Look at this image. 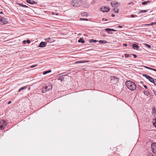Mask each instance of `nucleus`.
I'll list each match as a JSON object with an SVG mask.
<instances>
[{"instance_id": "38", "label": "nucleus", "mask_w": 156, "mask_h": 156, "mask_svg": "<svg viewBox=\"0 0 156 156\" xmlns=\"http://www.w3.org/2000/svg\"><path fill=\"white\" fill-rule=\"evenodd\" d=\"M145 67L146 68H147V69H151V68H150V67H147V66H145Z\"/></svg>"}, {"instance_id": "19", "label": "nucleus", "mask_w": 156, "mask_h": 156, "mask_svg": "<svg viewBox=\"0 0 156 156\" xmlns=\"http://www.w3.org/2000/svg\"><path fill=\"white\" fill-rule=\"evenodd\" d=\"M45 40L46 41L48 42L51 43L52 41L51 38L50 37H49L47 38H46L45 39Z\"/></svg>"}, {"instance_id": "22", "label": "nucleus", "mask_w": 156, "mask_h": 156, "mask_svg": "<svg viewBox=\"0 0 156 156\" xmlns=\"http://www.w3.org/2000/svg\"><path fill=\"white\" fill-rule=\"evenodd\" d=\"M98 41L100 43L106 44L107 43V41L105 40H100Z\"/></svg>"}, {"instance_id": "31", "label": "nucleus", "mask_w": 156, "mask_h": 156, "mask_svg": "<svg viewBox=\"0 0 156 156\" xmlns=\"http://www.w3.org/2000/svg\"><path fill=\"white\" fill-rule=\"evenodd\" d=\"M143 76H144L147 79L148 78V77H149L150 76H149L147 75L146 74H143Z\"/></svg>"}, {"instance_id": "11", "label": "nucleus", "mask_w": 156, "mask_h": 156, "mask_svg": "<svg viewBox=\"0 0 156 156\" xmlns=\"http://www.w3.org/2000/svg\"><path fill=\"white\" fill-rule=\"evenodd\" d=\"M133 48L134 49L138 50L139 48V47L136 44H133L132 45Z\"/></svg>"}, {"instance_id": "46", "label": "nucleus", "mask_w": 156, "mask_h": 156, "mask_svg": "<svg viewBox=\"0 0 156 156\" xmlns=\"http://www.w3.org/2000/svg\"><path fill=\"white\" fill-rule=\"evenodd\" d=\"M112 17H114L115 16V15L114 14H112Z\"/></svg>"}, {"instance_id": "15", "label": "nucleus", "mask_w": 156, "mask_h": 156, "mask_svg": "<svg viewBox=\"0 0 156 156\" xmlns=\"http://www.w3.org/2000/svg\"><path fill=\"white\" fill-rule=\"evenodd\" d=\"M118 4V3H116L114 2H112L111 3V5L112 7H115V6Z\"/></svg>"}, {"instance_id": "42", "label": "nucleus", "mask_w": 156, "mask_h": 156, "mask_svg": "<svg viewBox=\"0 0 156 156\" xmlns=\"http://www.w3.org/2000/svg\"><path fill=\"white\" fill-rule=\"evenodd\" d=\"M151 70L156 72V69H154L151 68Z\"/></svg>"}, {"instance_id": "48", "label": "nucleus", "mask_w": 156, "mask_h": 156, "mask_svg": "<svg viewBox=\"0 0 156 156\" xmlns=\"http://www.w3.org/2000/svg\"><path fill=\"white\" fill-rule=\"evenodd\" d=\"M154 94L156 96V92L154 91Z\"/></svg>"}, {"instance_id": "29", "label": "nucleus", "mask_w": 156, "mask_h": 156, "mask_svg": "<svg viewBox=\"0 0 156 156\" xmlns=\"http://www.w3.org/2000/svg\"><path fill=\"white\" fill-rule=\"evenodd\" d=\"M156 24V23H150V24H146V25H147V26H151V25H154V24Z\"/></svg>"}, {"instance_id": "6", "label": "nucleus", "mask_w": 156, "mask_h": 156, "mask_svg": "<svg viewBox=\"0 0 156 156\" xmlns=\"http://www.w3.org/2000/svg\"><path fill=\"white\" fill-rule=\"evenodd\" d=\"M151 149L153 153L156 154V143H153L151 145Z\"/></svg>"}, {"instance_id": "5", "label": "nucleus", "mask_w": 156, "mask_h": 156, "mask_svg": "<svg viewBox=\"0 0 156 156\" xmlns=\"http://www.w3.org/2000/svg\"><path fill=\"white\" fill-rule=\"evenodd\" d=\"M111 82L114 83H116L119 81V79L115 76H112L110 77Z\"/></svg>"}, {"instance_id": "53", "label": "nucleus", "mask_w": 156, "mask_h": 156, "mask_svg": "<svg viewBox=\"0 0 156 156\" xmlns=\"http://www.w3.org/2000/svg\"><path fill=\"white\" fill-rule=\"evenodd\" d=\"M104 20V18H103L102 19V20Z\"/></svg>"}, {"instance_id": "21", "label": "nucleus", "mask_w": 156, "mask_h": 156, "mask_svg": "<svg viewBox=\"0 0 156 156\" xmlns=\"http://www.w3.org/2000/svg\"><path fill=\"white\" fill-rule=\"evenodd\" d=\"M144 94L146 95L147 96H148L150 94L149 92L147 90L144 91Z\"/></svg>"}, {"instance_id": "27", "label": "nucleus", "mask_w": 156, "mask_h": 156, "mask_svg": "<svg viewBox=\"0 0 156 156\" xmlns=\"http://www.w3.org/2000/svg\"><path fill=\"white\" fill-rule=\"evenodd\" d=\"M81 15L83 16H87L88 15V13H87V12H82V13Z\"/></svg>"}, {"instance_id": "18", "label": "nucleus", "mask_w": 156, "mask_h": 156, "mask_svg": "<svg viewBox=\"0 0 156 156\" xmlns=\"http://www.w3.org/2000/svg\"><path fill=\"white\" fill-rule=\"evenodd\" d=\"M113 11L115 13H118L119 12V9L116 8H114L113 9Z\"/></svg>"}, {"instance_id": "25", "label": "nucleus", "mask_w": 156, "mask_h": 156, "mask_svg": "<svg viewBox=\"0 0 156 156\" xmlns=\"http://www.w3.org/2000/svg\"><path fill=\"white\" fill-rule=\"evenodd\" d=\"M96 0H92L91 2V4L92 5H94L95 3L96 2Z\"/></svg>"}, {"instance_id": "24", "label": "nucleus", "mask_w": 156, "mask_h": 156, "mask_svg": "<svg viewBox=\"0 0 156 156\" xmlns=\"http://www.w3.org/2000/svg\"><path fill=\"white\" fill-rule=\"evenodd\" d=\"M98 41L94 39H90L89 41V42L90 43L96 42Z\"/></svg>"}, {"instance_id": "40", "label": "nucleus", "mask_w": 156, "mask_h": 156, "mask_svg": "<svg viewBox=\"0 0 156 156\" xmlns=\"http://www.w3.org/2000/svg\"><path fill=\"white\" fill-rule=\"evenodd\" d=\"M111 31L115 32V31H116L117 30L112 29H111Z\"/></svg>"}, {"instance_id": "16", "label": "nucleus", "mask_w": 156, "mask_h": 156, "mask_svg": "<svg viewBox=\"0 0 156 156\" xmlns=\"http://www.w3.org/2000/svg\"><path fill=\"white\" fill-rule=\"evenodd\" d=\"M147 11H148V10H141L138 13V14L139 15H140V13L141 12H142V13L146 12H147Z\"/></svg>"}, {"instance_id": "14", "label": "nucleus", "mask_w": 156, "mask_h": 156, "mask_svg": "<svg viewBox=\"0 0 156 156\" xmlns=\"http://www.w3.org/2000/svg\"><path fill=\"white\" fill-rule=\"evenodd\" d=\"M89 62V61H78L76 62V63H83L87 62Z\"/></svg>"}, {"instance_id": "50", "label": "nucleus", "mask_w": 156, "mask_h": 156, "mask_svg": "<svg viewBox=\"0 0 156 156\" xmlns=\"http://www.w3.org/2000/svg\"><path fill=\"white\" fill-rule=\"evenodd\" d=\"M26 42V41L25 40L23 41V42L24 43H25Z\"/></svg>"}, {"instance_id": "2", "label": "nucleus", "mask_w": 156, "mask_h": 156, "mask_svg": "<svg viewBox=\"0 0 156 156\" xmlns=\"http://www.w3.org/2000/svg\"><path fill=\"white\" fill-rule=\"evenodd\" d=\"M71 4L73 6L77 7L80 5L81 2L80 0H73Z\"/></svg>"}, {"instance_id": "8", "label": "nucleus", "mask_w": 156, "mask_h": 156, "mask_svg": "<svg viewBox=\"0 0 156 156\" xmlns=\"http://www.w3.org/2000/svg\"><path fill=\"white\" fill-rule=\"evenodd\" d=\"M0 21L1 22L3 23L4 24H5L8 23L7 19L5 18H2L1 19Z\"/></svg>"}, {"instance_id": "1", "label": "nucleus", "mask_w": 156, "mask_h": 156, "mask_svg": "<svg viewBox=\"0 0 156 156\" xmlns=\"http://www.w3.org/2000/svg\"><path fill=\"white\" fill-rule=\"evenodd\" d=\"M125 84L127 88L131 91H134L136 88L135 84L130 80L126 81Z\"/></svg>"}, {"instance_id": "37", "label": "nucleus", "mask_w": 156, "mask_h": 156, "mask_svg": "<svg viewBox=\"0 0 156 156\" xmlns=\"http://www.w3.org/2000/svg\"><path fill=\"white\" fill-rule=\"evenodd\" d=\"M131 55H133L134 57V58H136L137 57V56L134 54H131Z\"/></svg>"}, {"instance_id": "10", "label": "nucleus", "mask_w": 156, "mask_h": 156, "mask_svg": "<svg viewBox=\"0 0 156 156\" xmlns=\"http://www.w3.org/2000/svg\"><path fill=\"white\" fill-rule=\"evenodd\" d=\"M46 44H47V43L46 42H42L40 43L39 47H41V48L44 47H45V45Z\"/></svg>"}, {"instance_id": "41", "label": "nucleus", "mask_w": 156, "mask_h": 156, "mask_svg": "<svg viewBox=\"0 0 156 156\" xmlns=\"http://www.w3.org/2000/svg\"><path fill=\"white\" fill-rule=\"evenodd\" d=\"M123 46L126 47L127 46V44H123Z\"/></svg>"}, {"instance_id": "30", "label": "nucleus", "mask_w": 156, "mask_h": 156, "mask_svg": "<svg viewBox=\"0 0 156 156\" xmlns=\"http://www.w3.org/2000/svg\"><path fill=\"white\" fill-rule=\"evenodd\" d=\"M145 46H146V47H147V48H151V46H150V45H149V44H145Z\"/></svg>"}, {"instance_id": "36", "label": "nucleus", "mask_w": 156, "mask_h": 156, "mask_svg": "<svg viewBox=\"0 0 156 156\" xmlns=\"http://www.w3.org/2000/svg\"><path fill=\"white\" fill-rule=\"evenodd\" d=\"M26 42L28 44H30V41L29 40H27Z\"/></svg>"}, {"instance_id": "13", "label": "nucleus", "mask_w": 156, "mask_h": 156, "mask_svg": "<svg viewBox=\"0 0 156 156\" xmlns=\"http://www.w3.org/2000/svg\"><path fill=\"white\" fill-rule=\"evenodd\" d=\"M147 79H148L152 83H154V79H153L152 77L149 76L148 77V78H147Z\"/></svg>"}, {"instance_id": "4", "label": "nucleus", "mask_w": 156, "mask_h": 156, "mask_svg": "<svg viewBox=\"0 0 156 156\" xmlns=\"http://www.w3.org/2000/svg\"><path fill=\"white\" fill-rule=\"evenodd\" d=\"M6 126V124L4 120H1L0 121V129H4Z\"/></svg>"}, {"instance_id": "3", "label": "nucleus", "mask_w": 156, "mask_h": 156, "mask_svg": "<svg viewBox=\"0 0 156 156\" xmlns=\"http://www.w3.org/2000/svg\"><path fill=\"white\" fill-rule=\"evenodd\" d=\"M52 88V85L51 84H48L45 87H43L42 92L45 93V90H51Z\"/></svg>"}, {"instance_id": "47", "label": "nucleus", "mask_w": 156, "mask_h": 156, "mask_svg": "<svg viewBox=\"0 0 156 156\" xmlns=\"http://www.w3.org/2000/svg\"><path fill=\"white\" fill-rule=\"evenodd\" d=\"M144 86L146 89L147 88V87L146 85H144Z\"/></svg>"}, {"instance_id": "45", "label": "nucleus", "mask_w": 156, "mask_h": 156, "mask_svg": "<svg viewBox=\"0 0 156 156\" xmlns=\"http://www.w3.org/2000/svg\"><path fill=\"white\" fill-rule=\"evenodd\" d=\"M11 103V101H9L8 102V104H10V103Z\"/></svg>"}, {"instance_id": "34", "label": "nucleus", "mask_w": 156, "mask_h": 156, "mask_svg": "<svg viewBox=\"0 0 156 156\" xmlns=\"http://www.w3.org/2000/svg\"><path fill=\"white\" fill-rule=\"evenodd\" d=\"M125 55L126 58H128L129 57V55L127 54H125Z\"/></svg>"}, {"instance_id": "43", "label": "nucleus", "mask_w": 156, "mask_h": 156, "mask_svg": "<svg viewBox=\"0 0 156 156\" xmlns=\"http://www.w3.org/2000/svg\"><path fill=\"white\" fill-rule=\"evenodd\" d=\"M131 16L132 17H133V18H134L135 17V15L133 14L131 15Z\"/></svg>"}, {"instance_id": "51", "label": "nucleus", "mask_w": 156, "mask_h": 156, "mask_svg": "<svg viewBox=\"0 0 156 156\" xmlns=\"http://www.w3.org/2000/svg\"><path fill=\"white\" fill-rule=\"evenodd\" d=\"M131 3V2L129 3L128 4V5H130V4Z\"/></svg>"}, {"instance_id": "35", "label": "nucleus", "mask_w": 156, "mask_h": 156, "mask_svg": "<svg viewBox=\"0 0 156 156\" xmlns=\"http://www.w3.org/2000/svg\"><path fill=\"white\" fill-rule=\"evenodd\" d=\"M80 20H87V21L88 20V19H86V18H80Z\"/></svg>"}, {"instance_id": "49", "label": "nucleus", "mask_w": 156, "mask_h": 156, "mask_svg": "<svg viewBox=\"0 0 156 156\" xmlns=\"http://www.w3.org/2000/svg\"><path fill=\"white\" fill-rule=\"evenodd\" d=\"M2 13H3V12H2H2H0V13L1 14H2Z\"/></svg>"}, {"instance_id": "26", "label": "nucleus", "mask_w": 156, "mask_h": 156, "mask_svg": "<svg viewBox=\"0 0 156 156\" xmlns=\"http://www.w3.org/2000/svg\"><path fill=\"white\" fill-rule=\"evenodd\" d=\"M150 2V1L148 0V1H145V2H142V4L143 5H145V4H147L148 3H149V2Z\"/></svg>"}, {"instance_id": "12", "label": "nucleus", "mask_w": 156, "mask_h": 156, "mask_svg": "<svg viewBox=\"0 0 156 156\" xmlns=\"http://www.w3.org/2000/svg\"><path fill=\"white\" fill-rule=\"evenodd\" d=\"M105 30L106 32H107L108 34H112V33H110L109 32V31H111V29L106 28V29H105Z\"/></svg>"}, {"instance_id": "52", "label": "nucleus", "mask_w": 156, "mask_h": 156, "mask_svg": "<svg viewBox=\"0 0 156 156\" xmlns=\"http://www.w3.org/2000/svg\"><path fill=\"white\" fill-rule=\"evenodd\" d=\"M108 20L107 19H106L105 20V21H107Z\"/></svg>"}, {"instance_id": "55", "label": "nucleus", "mask_w": 156, "mask_h": 156, "mask_svg": "<svg viewBox=\"0 0 156 156\" xmlns=\"http://www.w3.org/2000/svg\"><path fill=\"white\" fill-rule=\"evenodd\" d=\"M104 36H105V35H103Z\"/></svg>"}, {"instance_id": "9", "label": "nucleus", "mask_w": 156, "mask_h": 156, "mask_svg": "<svg viewBox=\"0 0 156 156\" xmlns=\"http://www.w3.org/2000/svg\"><path fill=\"white\" fill-rule=\"evenodd\" d=\"M27 2L28 3H29L32 5L34 4H36L37 3V2L33 1V0H27Z\"/></svg>"}, {"instance_id": "32", "label": "nucleus", "mask_w": 156, "mask_h": 156, "mask_svg": "<svg viewBox=\"0 0 156 156\" xmlns=\"http://www.w3.org/2000/svg\"><path fill=\"white\" fill-rule=\"evenodd\" d=\"M37 66V64L33 65H32L31 66H30V67L31 68H33L34 67H35Z\"/></svg>"}, {"instance_id": "39", "label": "nucleus", "mask_w": 156, "mask_h": 156, "mask_svg": "<svg viewBox=\"0 0 156 156\" xmlns=\"http://www.w3.org/2000/svg\"><path fill=\"white\" fill-rule=\"evenodd\" d=\"M154 82L153 83L155 85H156V79H154Z\"/></svg>"}, {"instance_id": "20", "label": "nucleus", "mask_w": 156, "mask_h": 156, "mask_svg": "<svg viewBox=\"0 0 156 156\" xmlns=\"http://www.w3.org/2000/svg\"><path fill=\"white\" fill-rule=\"evenodd\" d=\"M78 41L79 42H81L82 43H83L85 42V41L83 40V38H80Z\"/></svg>"}, {"instance_id": "44", "label": "nucleus", "mask_w": 156, "mask_h": 156, "mask_svg": "<svg viewBox=\"0 0 156 156\" xmlns=\"http://www.w3.org/2000/svg\"><path fill=\"white\" fill-rule=\"evenodd\" d=\"M118 27H119V28H121L122 27V26H120V25H119V26Z\"/></svg>"}, {"instance_id": "17", "label": "nucleus", "mask_w": 156, "mask_h": 156, "mask_svg": "<svg viewBox=\"0 0 156 156\" xmlns=\"http://www.w3.org/2000/svg\"><path fill=\"white\" fill-rule=\"evenodd\" d=\"M27 88V86H24L23 87H22L20 88L18 90V91L19 92H21L22 90L23 89H26Z\"/></svg>"}, {"instance_id": "7", "label": "nucleus", "mask_w": 156, "mask_h": 156, "mask_svg": "<svg viewBox=\"0 0 156 156\" xmlns=\"http://www.w3.org/2000/svg\"><path fill=\"white\" fill-rule=\"evenodd\" d=\"M101 11L103 12H108L110 10V8L108 7L103 6L101 8Z\"/></svg>"}, {"instance_id": "23", "label": "nucleus", "mask_w": 156, "mask_h": 156, "mask_svg": "<svg viewBox=\"0 0 156 156\" xmlns=\"http://www.w3.org/2000/svg\"><path fill=\"white\" fill-rule=\"evenodd\" d=\"M51 70H48V71H44V72H43V75L46 74H47L48 73H50L51 72Z\"/></svg>"}, {"instance_id": "28", "label": "nucleus", "mask_w": 156, "mask_h": 156, "mask_svg": "<svg viewBox=\"0 0 156 156\" xmlns=\"http://www.w3.org/2000/svg\"><path fill=\"white\" fill-rule=\"evenodd\" d=\"M19 5L20 6H21L23 7H26V8H28V7L25 5L22 4H20Z\"/></svg>"}, {"instance_id": "33", "label": "nucleus", "mask_w": 156, "mask_h": 156, "mask_svg": "<svg viewBox=\"0 0 156 156\" xmlns=\"http://www.w3.org/2000/svg\"><path fill=\"white\" fill-rule=\"evenodd\" d=\"M154 126L156 128V118L155 120V122L153 123Z\"/></svg>"}, {"instance_id": "54", "label": "nucleus", "mask_w": 156, "mask_h": 156, "mask_svg": "<svg viewBox=\"0 0 156 156\" xmlns=\"http://www.w3.org/2000/svg\"><path fill=\"white\" fill-rule=\"evenodd\" d=\"M104 36H105V35H103Z\"/></svg>"}]
</instances>
